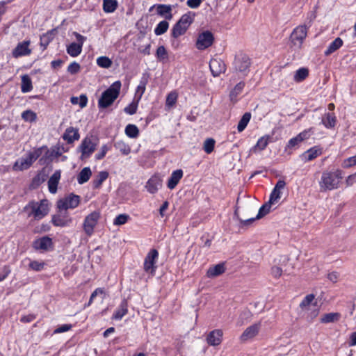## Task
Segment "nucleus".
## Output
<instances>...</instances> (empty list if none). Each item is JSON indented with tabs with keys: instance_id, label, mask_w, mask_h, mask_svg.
<instances>
[{
	"instance_id": "40",
	"label": "nucleus",
	"mask_w": 356,
	"mask_h": 356,
	"mask_svg": "<svg viewBox=\"0 0 356 356\" xmlns=\"http://www.w3.org/2000/svg\"><path fill=\"white\" fill-rule=\"evenodd\" d=\"M45 150L46 152H44V154L49 156V159H51V161H53L54 158H58L62 154L58 145L53 146L51 149H49L47 147Z\"/></svg>"
},
{
	"instance_id": "47",
	"label": "nucleus",
	"mask_w": 356,
	"mask_h": 356,
	"mask_svg": "<svg viewBox=\"0 0 356 356\" xmlns=\"http://www.w3.org/2000/svg\"><path fill=\"white\" fill-rule=\"evenodd\" d=\"M97 64L100 67L108 69L111 67L113 62L108 57L102 56L97 58Z\"/></svg>"
},
{
	"instance_id": "43",
	"label": "nucleus",
	"mask_w": 356,
	"mask_h": 356,
	"mask_svg": "<svg viewBox=\"0 0 356 356\" xmlns=\"http://www.w3.org/2000/svg\"><path fill=\"white\" fill-rule=\"evenodd\" d=\"M114 147L119 150L123 155H128L131 152L130 147L122 140H118L114 143Z\"/></svg>"
},
{
	"instance_id": "42",
	"label": "nucleus",
	"mask_w": 356,
	"mask_h": 356,
	"mask_svg": "<svg viewBox=\"0 0 356 356\" xmlns=\"http://www.w3.org/2000/svg\"><path fill=\"white\" fill-rule=\"evenodd\" d=\"M308 76L309 70L306 67H301L296 72L293 79L298 83L304 81Z\"/></svg>"
},
{
	"instance_id": "38",
	"label": "nucleus",
	"mask_w": 356,
	"mask_h": 356,
	"mask_svg": "<svg viewBox=\"0 0 356 356\" xmlns=\"http://www.w3.org/2000/svg\"><path fill=\"white\" fill-rule=\"evenodd\" d=\"M155 56L159 62L165 63L168 60V53L163 45H161L157 48Z\"/></svg>"
},
{
	"instance_id": "20",
	"label": "nucleus",
	"mask_w": 356,
	"mask_h": 356,
	"mask_svg": "<svg viewBox=\"0 0 356 356\" xmlns=\"http://www.w3.org/2000/svg\"><path fill=\"white\" fill-rule=\"evenodd\" d=\"M183 170L177 169L173 171L168 179L167 186L169 189H174L183 177Z\"/></svg>"
},
{
	"instance_id": "26",
	"label": "nucleus",
	"mask_w": 356,
	"mask_h": 356,
	"mask_svg": "<svg viewBox=\"0 0 356 356\" xmlns=\"http://www.w3.org/2000/svg\"><path fill=\"white\" fill-rule=\"evenodd\" d=\"M128 312V302L123 299L120 302L119 308L113 314V319L120 320Z\"/></svg>"
},
{
	"instance_id": "23",
	"label": "nucleus",
	"mask_w": 356,
	"mask_h": 356,
	"mask_svg": "<svg viewBox=\"0 0 356 356\" xmlns=\"http://www.w3.org/2000/svg\"><path fill=\"white\" fill-rule=\"evenodd\" d=\"M226 270L225 263H219L213 266L210 267L207 271V276L209 278H213L220 276L225 273Z\"/></svg>"
},
{
	"instance_id": "60",
	"label": "nucleus",
	"mask_w": 356,
	"mask_h": 356,
	"mask_svg": "<svg viewBox=\"0 0 356 356\" xmlns=\"http://www.w3.org/2000/svg\"><path fill=\"white\" fill-rule=\"evenodd\" d=\"M110 149V147L107 145H104L101 147V150L99 153L95 154L96 160H101L104 159L107 153V152Z\"/></svg>"
},
{
	"instance_id": "44",
	"label": "nucleus",
	"mask_w": 356,
	"mask_h": 356,
	"mask_svg": "<svg viewBox=\"0 0 356 356\" xmlns=\"http://www.w3.org/2000/svg\"><path fill=\"white\" fill-rule=\"evenodd\" d=\"M169 28V23L167 19L161 21L154 29L156 35H161L164 34Z\"/></svg>"
},
{
	"instance_id": "21",
	"label": "nucleus",
	"mask_w": 356,
	"mask_h": 356,
	"mask_svg": "<svg viewBox=\"0 0 356 356\" xmlns=\"http://www.w3.org/2000/svg\"><path fill=\"white\" fill-rule=\"evenodd\" d=\"M60 173L61 172L60 170H56L48 181L49 191L52 194L57 192L58 184L60 179Z\"/></svg>"
},
{
	"instance_id": "41",
	"label": "nucleus",
	"mask_w": 356,
	"mask_h": 356,
	"mask_svg": "<svg viewBox=\"0 0 356 356\" xmlns=\"http://www.w3.org/2000/svg\"><path fill=\"white\" fill-rule=\"evenodd\" d=\"M187 30L186 28L175 23L171 29L170 36L174 39H177L179 36L184 35Z\"/></svg>"
},
{
	"instance_id": "18",
	"label": "nucleus",
	"mask_w": 356,
	"mask_h": 356,
	"mask_svg": "<svg viewBox=\"0 0 356 356\" xmlns=\"http://www.w3.org/2000/svg\"><path fill=\"white\" fill-rule=\"evenodd\" d=\"M261 327V323H254L247 327L240 337L241 341H247L254 337L258 333Z\"/></svg>"
},
{
	"instance_id": "39",
	"label": "nucleus",
	"mask_w": 356,
	"mask_h": 356,
	"mask_svg": "<svg viewBox=\"0 0 356 356\" xmlns=\"http://www.w3.org/2000/svg\"><path fill=\"white\" fill-rule=\"evenodd\" d=\"M250 119L251 113L250 112H246L242 115L237 125L238 132H242L246 128Z\"/></svg>"
},
{
	"instance_id": "48",
	"label": "nucleus",
	"mask_w": 356,
	"mask_h": 356,
	"mask_svg": "<svg viewBox=\"0 0 356 356\" xmlns=\"http://www.w3.org/2000/svg\"><path fill=\"white\" fill-rule=\"evenodd\" d=\"M271 204H272L270 202H267L264 203L259 208L258 213L256 216V218L261 219L263 217H264L266 215H267L270 212Z\"/></svg>"
},
{
	"instance_id": "11",
	"label": "nucleus",
	"mask_w": 356,
	"mask_h": 356,
	"mask_svg": "<svg viewBox=\"0 0 356 356\" xmlns=\"http://www.w3.org/2000/svg\"><path fill=\"white\" fill-rule=\"evenodd\" d=\"M159 257V252L157 250L153 248L149 250L145 258L144 261V270L146 273L154 275L156 270L157 266L156 263Z\"/></svg>"
},
{
	"instance_id": "51",
	"label": "nucleus",
	"mask_w": 356,
	"mask_h": 356,
	"mask_svg": "<svg viewBox=\"0 0 356 356\" xmlns=\"http://www.w3.org/2000/svg\"><path fill=\"white\" fill-rule=\"evenodd\" d=\"M46 264L44 261H38L36 260L31 261V262L29 264V267L30 269L36 271L40 272L42 270L45 266Z\"/></svg>"
},
{
	"instance_id": "25",
	"label": "nucleus",
	"mask_w": 356,
	"mask_h": 356,
	"mask_svg": "<svg viewBox=\"0 0 356 356\" xmlns=\"http://www.w3.org/2000/svg\"><path fill=\"white\" fill-rule=\"evenodd\" d=\"M156 13L159 15L164 17L165 19L170 20L172 18V6L167 4H157Z\"/></svg>"
},
{
	"instance_id": "37",
	"label": "nucleus",
	"mask_w": 356,
	"mask_h": 356,
	"mask_svg": "<svg viewBox=\"0 0 356 356\" xmlns=\"http://www.w3.org/2000/svg\"><path fill=\"white\" fill-rule=\"evenodd\" d=\"M125 134L130 138H136L140 134L138 127L133 124H129L124 129Z\"/></svg>"
},
{
	"instance_id": "35",
	"label": "nucleus",
	"mask_w": 356,
	"mask_h": 356,
	"mask_svg": "<svg viewBox=\"0 0 356 356\" xmlns=\"http://www.w3.org/2000/svg\"><path fill=\"white\" fill-rule=\"evenodd\" d=\"M31 165L26 158H20L15 161L13 166V169L15 171H22L29 169Z\"/></svg>"
},
{
	"instance_id": "19",
	"label": "nucleus",
	"mask_w": 356,
	"mask_h": 356,
	"mask_svg": "<svg viewBox=\"0 0 356 356\" xmlns=\"http://www.w3.org/2000/svg\"><path fill=\"white\" fill-rule=\"evenodd\" d=\"M62 138L68 144H72L75 140H78L80 138L79 129L70 127L65 129Z\"/></svg>"
},
{
	"instance_id": "1",
	"label": "nucleus",
	"mask_w": 356,
	"mask_h": 356,
	"mask_svg": "<svg viewBox=\"0 0 356 356\" xmlns=\"http://www.w3.org/2000/svg\"><path fill=\"white\" fill-rule=\"evenodd\" d=\"M342 179L343 171L341 170L324 171L319 181L321 191L325 192L338 188Z\"/></svg>"
},
{
	"instance_id": "33",
	"label": "nucleus",
	"mask_w": 356,
	"mask_h": 356,
	"mask_svg": "<svg viewBox=\"0 0 356 356\" xmlns=\"http://www.w3.org/2000/svg\"><path fill=\"white\" fill-rule=\"evenodd\" d=\"M340 318H341L340 313H338V312L327 313V314H325L321 318V323H334V322L339 321Z\"/></svg>"
},
{
	"instance_id": "10",
	"label": "nucleus",
	"mask_w": 356,
	"mask_h": 356,
	"mask_svg": "<svg viewBox=\"0 0 356 356\" xmlns=\"http://www.w3.org/2000/svg\"><path fill=\"white\" fill-rule=\"evenodd\" d=\"M101 213L99 211H94L86 216L83 221V229L88 236H91L94 232V228L97 225Z\"/></svg>"
},
{
	"instance_id": "45",
	"label": "nucleus",
	"mask_w": 356,
	"mask_h": 356,
	"mask_svg": "<svg viewBox=\"0 0 356 356\" xmlns=\"http://www.w3.org/2000/svg\"><path fill=\"white\" fill-rule=\"evenodd\" d=\"M245 86V83L243 81H240L238 83L234 88L230 91L229 97L231 101H234L236 99L237 96L242 92L243 88Z\"/></svg>"
},
{
	"instance_id": "9",
	"label": "nucleus",
	"mask_w": 356,
	"mask_h": 356,
	"mask_svg": "<svg viewBox=\"0 0 356 356\" xmlns=\"http://www.w3.org/2000/svg\"><path fill=\"white\" fill-rule=\"evenodd\" d=\"M215 38L210 31H204L199 33L195 47L199 50H204L211 47L214 42Z\"/></svg>"
},
{
	"instance_id": "53",
	"label": "nucleus",
	"mask_w": 356,
	"mask_h": 356,
	"mask_svg": "<svg viewBox=\"0 0 356 356\" xmlns=\"http://www.w3.org/2000/svg\"><path fill=\"white\" fill-rule=\"evenodd\" d=\"M314 306L316 307V304L315 303ZM307 312L306 319L308 322H312V321L318 315L319 309L316 307H314L313 309L310 308Z\"/></svg>"
},
{
	"instance_id": "14",
	"label": "nucleus",
	"mask_w": 356,
	"mask_h": 356,
	"mask_svg": "<svg viewBox=\"0 0 356 356\" xmlns=\"http://www.w3.org/2000/svg\"><path fill=\"white\" fill-rule=\"evenodd\" d=\"M33 248L36 250H47L54 246L52 238L49 236H44L33 241Z\"/></svg>"
},
{
	"instance_id": "64",
	"label": "nucleus",
	"mask_w": 356,
	"mask_h": 356,
	"mask_svg": "<svg viewBox=\"0 0 356 356\" xmlns=\"http://www.w3.org/2000/svg\"><path fill=\"white\" fill-rule=\"evenodd\" d=\"M51 162L52 161H51V159H49V156L45 155L44 154L38 160V163L40 165L48 166L49 165H50L51 163Z\"/></svg>"
},
{
	"instance_id": "56",
	"label": "nucleus",
	"mask_w": 356,
	"mask_h": 356,
	"mask_svg": "<svg viewBox=\"0 0 356 356\" xmlns=\"http://www.w3.org/2000/svg\"><path fill=\"white\" fill-rule=\"evenodd\" d=\"M44 182V179H40V174H38L35 176L31 182L30 188L35 189L38 188Z\"/></svg>"
},
{
	"instance_id": "13",
	"label": "nucleus",
	"mask_w": 356,
	"mask_h": 356,
	"mask_svg": "<svg viewBox=\"0 0 356 356\" xmlns=\"http://www.w3.org/2000/svg\"><path fill=\"white\" fill-rule=\"evenodd\" d=\"M209 68L211 74L214 77H218L222 73L226 71V65L225 62L219 58H212L209 62Z\"/></svg>"
},
{
	"instance_id": "34",
	"label": "nucleus",
	"mask_w": 356,
	"mask_h": 356,
	"mask_svg": "<svg viewBox=\"0 0 356 356\" xmlns=\"http://www.w3.org/2000/svg\"><path fill=\"white\" fill-rule=\"evenodd\" d=\"M343 40L340 38H337L334 41H332L329 46L327 47V49L325 51V56H329L337 49H339L342 45H343Z\"/></svg>"
},
{
	"instance_id": "29",
	"label": "nucleus",
	"mask_w": 356,
	"mask_h": 356,
	"mask_svg": "<svg viewBox=\"0 0 356 356\" xmlns=\"http://www.w3.org/2000/svg\"><path fill=\"white\" fill-rule=\"evenodd\" d=\"M336 122L337 118L333 113H326L322 118V123L327 129L334 128Z\"/></svg>"
},
{
	"instance_id": "62",
	"label": "nucleus",
	"mask_w": 356,
	"mask_h": 356,
	"mask_svg": "<svg viewBox=\"0 0 356 356\" xmlns=\"http://www.w3.org/2000/svg\"><path fill=\"white\" fill-rule=\"evenodd\" d=\"M72 327L71 324H63L58 326L54 331V334L63 333L69 331Z\"/></svg>"
},
{
	"instance_id": "49",
	"label": "nucleus",
	"mask_w": 356,
	"mask_h": 356,
	"mask_svg": "<svg viewBox=\"0 0 356 356\" xmlns=\"http://www.w3.org/2000/svg\"><path fill=\"white\" fill-rule=\"evenodd\" d=\"M314 294H309V295H307L304 299L302 300V301L300 302V307L302 309H305L307 311H309L310 309V304L312 303V302L314 300Z\"/></svg>"
},
{
	"instance_id": "30",
	"label": "nucleus",
	"mask_w": 356,
	"mask_h": 356,
	"mask_svg": "<svg viewBox=\"0 0 356 356\" xmlns=\"http://www.w3.org/2000/svg\"><path fill=\"white\" fill-rule=\"evenodd\" d=\"M33 84L31 77L28 74H24L21 79V90L23 93L31 91Z\"/></svg>"
},
{
	"instance_id": "58",
	"label": "nucleus",
	"mask_w": 356,
	"mask_h": 356,
	"mask_svg": "<svg viewBox=\"0 0 356 356\" xmlns=\"http://www.w3.org/2000/svg\"><path fill=\"white\" fill-rule=\"evenodd\" d=\"M354 165H356V155L345 159L342 163L344 168H348Z\"/></svg>"
},
{
	"instance_id": "46",
	"label": "nucleus",
	"mask_w": 356,
	"mask_h": 356,
	"mask_svg": "<svg viewBox=\"0 0 356 356\" xmlns=\"http://www.w3.org/2000/svg\"><path fill=\"white\" fill-rule=\"evenodd\" d=\"M21 117L25 122H34L37 120L36 113L30 109L23 111Z\"/></svg>"
},
{
	"instance_id": "15",
	"label": "nucleus",
	"mask_w": 356,
	"mask_h": 356,
	"mask_svg": "<svg viewBox=\"0 0 356 356\" xmlns=\"http://www.w3.org/2000/svg\"><path fill=\"white\" fill-rule=\"evenodd\" d=\"M29 40H24L22 42H19L16 47L13 49L12 56L17 58L29 55L31 53V49H29Z\"/></svg>"
},
{
	"instance_id": "55",
	"label": "nucleus",
	"mask_w": 356,
	"mask_h": 356,
	"mask_svg": "<svg viewBox=\"0 0 356 356\" xmlns=\"http://www.w3.org/2000/svg\"><path fill=\"white\" fill-rule=\"evenodd\" d=\"M257 220H259V218H256V216L249 218L246 220L240 219L238 227L242 229L245 227H249Z\"/></svg>"
},
{
	"instance_id": "7",
	"label": "nucleus",
	"mask_w": 356,
	"mask_h": 356,
	"mask_svg": "<svg viewBox=\"0 0 356 356\" xmlns=\"http://www.w3.org/2000/svg\"><path fill=\"white\" fill-rule=\"evenodd\" d=\"M81 197L73 193H70L68 195L60 198L56 202V209H61L68 210L69 209H75L80 204Z\"/></svg>"
},
{
	"instance_id": "36",
	"label": "nucleus",
	"mask_w": 356,
	"mask_h": 356,
	"mask_svg": "<svg viewBox=\"0 0 356 356\" xmlns=\"http://www.w3.org/2000/svg\"><path fill=\"white\" fill-rule=\"evenodd\" d=\"M118 3L117 0H104L103 10L106 13H113L118 8Z\"/></svg>"
},
{
	"instance_id": "17",
	"label": "nucleus",
	"mask_w": 356,
	"mask_h": 356,
	"mask_svg": "<svg viewBox=\"0 0 356 356\" xmlns=\"http://www.w3.org/2000/svg\"><path fill=\"white\" fill-rule=\"evenodd\" d=\"M162 179L159 175H153L147 182L146 188L151 194L156 193L162 186Z\"/></svg>"
},
{
	"instance_id": "57",
	"label": "nucleus",
	"mask_w": 356,
	"mask_h": 356,
	"mask_svg": "<svg viewBox=\"0 0 356 356\" xmlns=\"http://www.w3.org/2000/svg\"><path fill=\"white\" fill-rule=\"evenodd\" d=\"M80 69L81 66L79 63L74 61L68 65L67 70L71 74H76L80 71Z\"/></svg>"
},
{
	"instance_id": "32",
	"label": "nucleus",
	"mask_w": 356,
	"mask_h": 356,
	"mask_svg": "<svg viewBox=\"0 0 356 356\" xmlns=\"http://www.w3.org/2000/svg\"><path fill=\"white\" fill-rule=\"evenodd\" d=\"M191 14V12H188L187 13L184 14L176 23L188 29L194 21Z\"/></svg>"
},
{
	"instance_id": "8",
	"label": "nucleus",
	"mask_w": 356,
	"mask_h": 356,
	"mask_svg": "<svg viewBox=\"0 0 356 356\" xmlns=\"http://www.w3.org/2000/svg\"><path fill=\"white\" fill-rule=\"evenodd\" d=\"M97 145V143L92 142L90 138L87 136L83 138L77 148V151L81 153L80 159L83 161L88 159L95 151Z\"/></svg>"
},
{
	"instance_id": "28",
	"label": "nucleus",
	"mask_w": 356,
	"mask_h": 356,
	"mask_svg": "<svg viewBox=\"0 0 356 356\" xmlns=\"http://www.w3.org/2000/svg\"><path fill=\"white\" fill-rule=\"evenodd\" d=\"M108 172L106 170L99 172L92 181V188L94 189L99 188L103 182L108 177Z\"/></svg>"
},
{
	"instance_id": "6",
	"label": "nucleus",
	"mask_w": 356,
	"mask_h": 356,
	"mask_svg": "<svg viewBox=\"0 0 356 356\" xmlns=\"http://www.w3.org/2000/svg\"><path fill=\"white\" fill-rule=\"evenodd\" d=\"M72 35L75 36L76 42H72L67 45L66 51L72 57H76L81 54L84 42L86 41L87 38L74 31Z\"/></svg>"
},
{
	"instance_id": "2",
	"label": "nucleus",
	"mask_w": 356,
	"mask_h": 356,
	"mask_svg": "<svg viewBox=\"0 0 356 356\" xmlns=\"http://www.w3.org/2000/svg\"><path fill=\"white\" fill-rule=\"evenodd\" d=\"M121 86V81H116L102 93L98 100L100 110L107 108L113 104L120 95Z\"/></svg>"
},
{
	"instance_id": "5",
	"label": "nucleus",
	"mask_w": 356,
	"mask_h": 356,
	"mask_svg": "<svg viewBox=\"0 0 356 356\" xmlns=\"http://www.w3.org/2000/svg\"><path fill=\"white\" fill-rule=\"evenodd\" d=\"M233 65L236 72H241L246 76L250 72L251 59L247 54L240 53L235 56Z\"/></svg>"
},
{
	"instance_id": "61",
	"label": "nucleus",
	"mask_w": 356,
	"mask_h": 356,
	"mask_svg": "<svg viewBox=\"0 0 356 356\" xmlns=\"http://www.w3.org/2000/svg\"><path fill=\"white\" fill-rule=\"evenodd\" d=\"M177 95L175 92H170L166 98V105L169 106H173L177 101Z\"/></svg>"
},
{
	"instance_id": "22",
	"label": "nucleus",
	"mask_w": 356,
	"mask_h": 356,
	"mask_svg": "<svg viewBox=\"0 0 356 356\" xmlns=\"http://www.w3.org/2000/svg\"><path fill=\"white\" fill-rule=\"evenodd\" d=\"M322 154V148L318 146L311 147L305 152L302 155V159L305 161H310L316 159Z\"/></svg>"
},
{
	"instance_id": "12",
	"label": "nucleus",
	"mask_w": 356,
	"mask_h": 356,
	"mask_svg": "<svg viewBox=\"0 0 356 356\" xmlns=\"http://www.w3.org/2000/svg\"><path fill=\"white\" fill-rule=\"evenodd\" d=\"M307 27L306 25H300L295 28L290 35V41L293 45L300 48L307 37Z\"/></svg>"
},
{
	"instance_id": "24",
	"label": "nucleus",
	"mask_w": 356,
	"mask_h": 356,
	"mask_svg": "<svg viewBox=\"0 0 356 356\" xmlns=\"http://www.w3.org/2000/svg\"><path fill=\"white\" fill-rule=\"evenodd\" d=\"M56 32V29H53L40 36V45L42 47V51H44L47 48L49 43L54 40V33Z\"/></svg>"
},
{
	"instance_id": "63",
	"label": "nucleus",
	"mask_w": 356,
	"mask_h": 356,
	"mask_svg": "<svg viewBox=\"0 0 356 356\" xmlns=\"http://www.w3.org/2000/svg\"><path fill=\"white\" fill-rule=\"evenodd\" d=\"M300 142L301 141L299 140L297 136L296 137L291 138L286 146V149L288 148L291 149V148L296 147V146L298 145L299 144V143H300Z\"/></svg>"
},
{
	"instance_id": "50",
	"label": "nucleus",
	"mask_w": 356,
	"mask_h": 356,
	"mask_svg": "<svg viewBox=\"0 0 356 356\" xmlns=\"http://www.w3.org/2000/svg\"><path fill=\"white\" fill-rule=\"evenodd\" d=\"M215 143H216V141L213 138H207L204 143V147H203L204 152L207 154H211L214 149Z\"/></svg>"
},
{
	"instance_id": "3",
	"label": "nucleus",
	"mask_w": 356,
	"mask_h": 356,
	"mask_svg": "<svg viewBox=\"0 0 356 356\" xmlns=\"http://www.w3.org/2000/svg\"><path fill=\"white\" fill-rule=\"evenodd\" d=\"M29 209L31 210L29 216L33 215L35 220H40L49 213V201L47 199H43L39 202L31 200L24 207V210L26 211Z\"/></svg>"
},
{
	"instance_id": "54",
	"label": "nucleus",
	"mask_w": 356,
	"mask_h": 356,
	"mask_svg": "<svg viewBox=\"0 0 356 356\" xmlns=\"http://www.w3.org/2000/svg\"><path fill=\"white\" fill-rule=\"evenodd\" d=\"M138 102V100L137 102L133 101L131 103H130L127 106H126L124 108V111L126 113L129 114V115L135 114L137 111Z\"/></svg>"
},
{
	"instance_id": "31",
	"label": "nucleus",
	"mask_w": 356,
	"mask_h": 356,
	"mask_svg": "<svg viewBox=\"0 0 356 356\" xmlns=\"http://www.w3.org/2000/svg\"><path fill=\"white\" fill-rule=\"evenodd\" d=\"M92 175V171L89 167L83 168L77 175V181L79 184L87 182Z\"/></svg>"
},
{
	"instance_id": "16",
	"label": "nucleus",
	"mask_w": 356,
	"mask_h": 356,
	"mask_svg": "<svg viewBox=\"0 0 356 356\" xmlns=\"http://www.w3.org/2000/svg\"><path fill=\"white\" fill-rule=\"evenodd\" d=\"M223 332L220 329H216L211 331L206 339L207 343L211 346L220 345L222 341Z\"/></svg>"
},
{
	"instance_id": "4",
	"label": "nucleus",
	"mask_w": 356,
	"mask_h": 356,
	"mask_svg": "<svg viewBox=\"0 0 356 356\" xmlns=\"http://www.w3.org/2000/svg\"><path fill=\"white\" fill-rule=\"evenodd\" d=\"M56 213L52 215L51 222L55 227H69L72 223V218L67 210L56 209Z\"/></svg>"
},
{
	"instance_id": "59",
	"label": "nucleus",
	"mask_w": 356,
	"mask_h": 356,
	"mask_svg": "<svg viewBox=\"0 0 356 356\" xmlns=\"http://www.w3.org/2000/svg\"><path fill=\"white\" fill-rule=\"evenodd\" d=\"M281 197V192L280 191L273 188L269 197L268 202L271 204H273L275 201H277L278 199H280Z\"/></svg>"
},
{
	"instance_id": "27",
	"label": "nucleus",
	"mask_w": 356,
	"mask_h": 356,
	"mask_svg": "<svg viewBox=\"0 0 356 356\" xmlns=\"http://www.w3.org/2000/svg\"><path fill=\"white\" fill-rule=\"evenodd\" d=\"M273 142V136L270 135H265L261 137L258 140L256 145L252 148V150H256L259 149V150H264L266 149L269 143Z\"/></svg>"
},
{
	"instance_id": "52",
	"label": "nucleus",
	"mask_w": 356,
	"mask_h": 356,
	"mask_svg": "<svg viewBox=\"0 0 356 356\" xmlns=\"http://www.w3.org/2000/svg\"><path fill=\"white\" fill-rule=\"evenodd\" d=\"M129 219L130 216L127 213L119 214L114 219L113 224L118 226L122 225L127 223Z\"/></svg>"
}]
</instances>
